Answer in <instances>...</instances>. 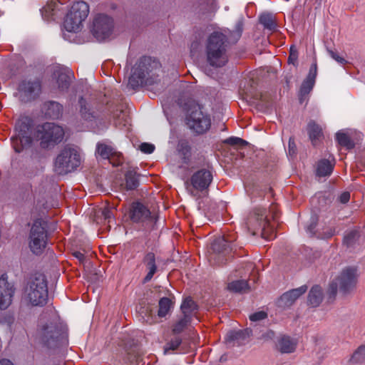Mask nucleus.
I'll return each mask as SVG.
<instances>
[{"mask_svg": "<svg viewBox=\"0 0 365 365\" xmlns=\"http://www.w3.org/2000/svg\"><path fill=\"white\" fill-rule=\"evenodd\" d=\"M180 309L183 315L187 316V317L190 318L192 312L197 309V305L191 298L187 297L182 302Z\"/></svg>", "mask_w": 365, "mask_h": 365, "instance_id": "nucleus-33", "label": "nucleus"}, {"mask_svg": "<svg viewBox=\"0 0 365 365\" xmlns=\"http://www.w3.org/2000/svg\"><path fill=\"white\" fill-rule=\"evenodd\" d=\"M308 133L309 138L314 144L322 135V128L314 122H309L308 124Z\"/></svg>", "mask_w": 365, "mask_h": 365, "instance_id": "nucleus-34", "label": "nucleus"}, {"mask_svg": "<svg viewBox=\"0 0 365 365\" xmlns=\"http://www.w3.org/2000/svg\"><path fill=\"white\" fill-rule=\"evenodd\" d=\"M298 58L297 49L295 46H292L289 51V56L288 58V62L289 63L295 64Z\"/></svg>", "mask_w": 365, "mask_h": 365, "instance_id": "nucleus-45", "label": "nucleus"}, {"mask_svg": "<svg viewBox=\"0 0 365 365\" xmlns=\"http://www.w3.org/2000/svg\"><path fill=\"white\" fill-rule=\"evenodd\" d=\"M224 142L227 144L236 145L237 147H243L247 144L245 140L238 137L228 138Z\"/></svg>", "mask_w": 365, "mask_h": 365, "instance_id": "nucleus-42", "label": "nucleus"}, {"mask_svg": "<svg viewBox=\"0 0 365 365\" xmlns=\"http://www.w3.org/2000/svg\"><path fill=\"white\" fill-rule=\"evenodd\" d=\"M140 150L146 154L152 153L155 150V146L153 144L143 143L140 145Z\"/></svg>", "mask_w": 365, "mask_h": 365, "instance_id": "nucleus-46", "label": "nucleus"}, {"mask_svg": "<svg viewBox=\"0 0 365 365\" xmlns=\"http://www.w3.org/2000/svg\"><path fill=\"white\" fill-rule=\"evenodd\" d=\"M78 103L80 106L79 113L81 118L88 123H92L96 120V115L91 106L82 97L79 98Z\"/></svg>", "mask_w": 365, "mask_h": 365, "instance_id": "nucleus-24", "label": "nucleus"}, {"mask_svg": "<svg viewBox=\"0 0 365 365\" xmlns=\"http://www.w3.org/2000/svg\"><path fill=\"white\" fill-rule=\"evenodd\" d=\"M172 307V302L168 297H163L159 301V310H158V316L160 317H165L168 312H170Z\"/></svg>", "mask_w": 365, "mask_h": 365, "instance_id": "nucleus-36", "label": "nucleus"}, {"mask_svg": "<svg viewBox=\"0 0 365 365\" xmlns=\"http://www.w3.org/2000/svg\"><path fill=\"white\" fill-rule=\"evenodd\" d=\"M307 289V286H301L300 287L287 292L278 299V306L280 307H288L291 306L301 295L306 292Z\"/></svg>", "mask_w": 365, "mask_h": 365, "instance_id": "nucleus-21", "label": "nucleus"}, {"mask_svg": "<svg viewBox=\"0 0 365 365\" xmlns=\"http://www.w3.org/2000/svg\"><path fill=\"white\" fill-rule=\"evenodd\" d=\"M190 318L187 317V316L183 315V317L181 318L174 326L173 328V331L175 334H179L183 331V329L186 327L188 322H190Z\"/></svg>", "mask_w": 365, "mask_h": 365, "instance_id": "nucleus-39", "label": "nucleus"}, {"mask_svg": "<svg viewBox=\"0 0 365 365\" xmlns=\"http://www.w3.org/2000/svg\"><path fill=\"white\" fill-rule=\"evenodd\" d=\"M271 336H274V332L273 331H269L268 333Z\"/></svg>", "mask_w": 365, "mask_h": 365, "instance_id": "nucleus-56", "label": "nucleus"}, {"mask_svg": "<svg viewBox=\"0 0 365 365\" xmlns=\"http://www.w3.org/2000/svg\"><path fill=\"white\" fill-rule=\"evenodd\" d=\"M158 66V62L153 61L150 58H141L131 70L128 86L133 89L143 85L153 86L157 82L153 68L156 69Z\"/></svg>", "mask_w": 365, "mask_h": 365, "instance_id": "nucleus-2", "label": "nucleus"}, {"mask_svg": "<svg viewBox=\"0 0 365 365\" xmlns=\"http://www.w3.org/2000/svg\"><path fill=\"white\" fill-rule=\"evenodd\" d=\"M306 232L310 237H316L318 239H329L334 235L335 229L331 226H324L317 223L315 216L311 217L310 224L306 227Z\"/></svg>", "mask_w": 365, "mask_h": 365, "instance_id": "nucleus-17", "label": "nucleus"}, {"mask_svg": "<svg viewBox=\"0 0 365 365\" xmlns=\"http://www.w3.org/2000/svg\"><path fill=\"white\" fill-rule=\"evenodd\" d=\"M198 46H199V43L198 42H192V44H191V51H196L198 48Z\"/></svg>", "mask_w": 365, "mask_h": 365, "instance_id": "nucleus-53", "label": "nucleus"}, {"mask_svg": "<svg viewBox=\"0 0 365 365\" xmlns=\"http://www.w3.org/2000/svg\"><path fill=\"white\" fill-rule=\"evenodd\" d=\"M227 38L219 31L212 33L207 38L206 55L207 62L212 66H223L227 61Z\"/></svg>", "mask_w": 365, "mask_h": 365, "instance_id": "nucleus-4", "label": "nucleus"}, {"mask_svg": "<svg viewBox=\"0 0 365 365\" xmlns=\"http://www.w3.org/2000/svg\"><path fill=\"white\" fill-rule=\"evenodd\" d=\"M334 168V164L329 160H321L317 168V175L320 177L330 175Z\"/></svg>", "mask_w": 365, "mask_h": 365, "instance_id": "nucleus-28", "label": "nucleus"}, {"mask_svg": "<svg viewBox=\"0 0 365 365\" xmlns=\"http://www.w3.org/2000/svg\"><path fill=\"white\" fill-rule=\"evenodd\" d=\"M53 9L51 5H48L46 7H44L43 9V16L44 18L48 19L49 16H52Z\"/></svg>", "mask_w": 365, "mask_h": 365, "instance_id": "nucleus-49", "label": "nucleus"}, {"mask_svg": "<svg viewBox=\"0 0 365 365\" xmlns=\"http://www.w3.org/2000/svg\"><path fill=\"white\" fill-rule=\"evenodd\" d=\"M227 289L235 292H245L249 290V286L246 280L240 279L229 283Z\"/></svg>", "mask_w": 365, "mask_h": 365, "instance_id": "nucleus-32", "label": "nucleus"}, {"mask_svg": "<svg viewBox=\"0 0 365 365\" xmlns=\"http://www.w3.org/2000/svg\"><path fill=\"white\" fill-rule=\"evenodd\" d=\"M150 210L140 202L133 203L130 215L133 222H145L150 219Z\"/></svg>", "mask_w": 365, "mask_h": 365, "instance_id": "nucleus-22", "label": "nucleus"}, {"mask_svg": "<svg viewBox=\"0 0 365 365\" xmlns=\"http://www.w3.org/2000/svg\"><path fill=\"white\" fill-rule=\"evenodd\" d=\"M349 362L354 364L365 362V346H359L352 354Z\"/></svg>", "mask_w": 365, "mask_h": 365, "instance_id": "nucleus-37", "label": "nucleus"}, {"mask_svg": "<svg viewBox=\"0 0 365 365\" xmlns=\"http://www.w3.org/2000/svg\"><path fill=\"white\" fill-rule=\"evenodd\" d=\"M182 340L179 337H175L168 342L164 348V354H167L169 350H176L180 345Z\"/></svg>", "mask_w": 365, "mask_h": 365, "instance_id": "nucleus-40", "label": "nucleus"}, {"mask_svg": "<svg viewBox=\"0 0 365 365\" xmlns=\"http://www.w3.org/2000/svg\"><path fill=\"white\" fill-rule=\"evenodd\" d=\"M336 138L340 145L346 147L349 150L354 147V143L351 140L349 134L344 130L339 131L336 134Z\"/></svg>", "mask_w": 365, "mask_h": 365, "instance_id": "nucleus-30", "label": "nucleus"}, {"mask_svg": "<svg viewBox=\"0 0 365 365\" xmlns=\"http://www.w3.org/2000/svg\"><path fill=\"white\" fill-rule=\"evenodd\" d=\"M81 163V158L76 149L64 148L56 157L55 170L60 175H64L76 169Z\"/></svg>", "mask_w": 365, "mask_h": 365, "instance_id": "nucleus-9", "label": "nucleus"}, {"mask_svg": "<svg viewBox=\"0 0 365 365\" xmlns=\"http://www.w3.org/2000/svg\"><path fill=\"white\" fill-rule=\"evenodd\" d=\"M73 255L76 259L79 260L81 263H83L86 260L85 255L79 251L74 252Z\"/></svg>", "mask_w": 365, "mask_h": 365, "instance_id": "nucleus-51", "label": "nucleus"}, {"mask_svg": "<svg viewBox=\"0 0 365 365\" xmlns=\"http://www.w3.org/2000/svg\"><path fill=\"white\" fill-rule=\"evenodd\" d=\"M41 91V86L39 81H23L19 86L16 96L21 101L28 102L38 97Z\"/></svg>", "mask_w": 365, "mask_h": 365, "instance_id": "nucleus-15", "label": "nucleus"}, {"mask_svg": "<svg viewBox=\"0 0 365 365\" xmlns=\"http://www.w3.org/2000/svg\"><path fill=\"white\" fill-rule=\"evenodd\" d=\"M317 73V63H313L309 69V72L306 79L303 81L299 95L300 103H303L306 101L308 94L312 91L314 83Z\"/></svg>", "mask_w": 365, "mask_h": 365, "instance_id": "nucleus-19", "label": "nucleus"}, {"mask_svg": "<svg viewBox=\"0 0 365 365\" xmlns=\"http://www.w3.org/2000/svg\"><path fill=\"white\" fill-rule=\"evenodd\" d=\"M89 14V6L83 1L75 2L66 16L63 26L68 32L76 33L83 28V23Z\"/></svg>", "mask_w": 365, "mask_h": 365, "instance_id": "nucleus-8", "label": "nucleus"}, {"mask_svg": "<svg viewBox=\"0 0 365 365\" xmlns=\"http://www.w3.org/2000/svg\"><path fill=\"white\" fill-rule=\"evenodd\" d=\"M358 269L355 267H347L341 270L340 274L333 281L329 287V292L334 297L339 289L344 295L350 294L354 290L358 282Z\"/></svg>", "mask_w": 365, "mask_h": 365, "instance_id": "nucleus-6", "label": "nucleus"}, {"mask_svg": "<svg viewBox=\"0 0 365 365\" xmlns=\"http://www.w3.org/2000/svg\"><path fill=\"white\" fill-rule=\"evenodd\" d=\"M139 185L138 176L135 170H128L125 173V187L127 190H135Z\"/></svg>", "mask_w": 365, "mask_h": 365, "instance_id": "nucleus-31", "label": "nucleus"}, {"mask_svg": "<svg viewBox=\"0 0 365 365\" xmlns=\"http://www.w3.org/2000/svg\"><path fill=\"white\" fill-rule=\"evenodd\" d=\"M246 225L252 234L255 235V230H261V235L263 238L271 240L275 237L272 228H269V222L267 218V210L262 207H255L247 217Z\"/></svg>", "mask_w": 365, "mask_h": 365, "instance_id": "nucleus-7", "label": "nucleus"}, {"mask_svg": "<svg viewBox=\"0 0 365 365\" xmlns=\"http://www.w3.org/2000/svg\"><path fill=\"white\" fill-rule=\"evenodd\" d=\"M328 53L329 56L339 63L344 64L346 63V61L343 57L340 56L336 52L328 50Z\"/></svg>", "mask_w": 365, "mask_h": 365, "instance_id": "nucleus-47", "label": "nucleus"}, {"mask_svg": "<svg viewBox=\"0 0 365 365\" xmlns=\"http://www.w3.org/2000/svg\"><path fill=\"white\" fill-rule=\"evenodd\" d=\"M15 293L14 284L8 282V276L3 274L0 277V310L6 309L12 303Z\"/></svg>", "mask_w": 365, "mask_h": 365, "instance_id": "nucleus-16", "label": "nucleus"}, {"mask_svg": "<svg viewBox=\"0 0 365 365\" xmlns=\"http://www.w3.org/2000/svg\"><path fill=\"white\" fill-rule=\"evenodd\" d=\"M113 27V21L110 17L104 14H98L93 19L91 31L98 41H103L111 35Z\"/></svg>", "mask_w": 365, "mask_h": 365, "instance_id": "nucleus-14", "label": "nucleus"}, {"mask_svg": "<svg viewBox=\"0 0 365 365\" xmlns=\"http://www.w3.org/2000/svg\"><path fill=\"white\" fill-rule=\"evenodd\" d=\"M259 22L268 30L274 31L277 27L274 18L272 14H263L259 16Z\"/></svg>", "mask_w": 365, "mask_h": 365, "instance_id": "nucleus-35", "label": "nucleus"}, {"mask_svg": "<svg viewBox=\"0 0 365 365\" xmlns=\"http://www.w3.org/2000/svg\"><path fill=\"white\" fill-rule=\"evenodd\" d=\"M186 122L190 129L198 134L207 132L211 126L210 115L195 101L190 102L187 106Z\"/></svg>", "mask_w": 365, "mask_h": 365, "instance_id": "nucleus-5", "label": "nucleus"}, {"mask_svg": "<svg viewBox=\"0 0 365 365\" xmlns=\"http://www.w3.org/2000/svg\"><path fill=\"white\" fill-rule=\"evenodd\" d=\"M298 341L287 335L279 336L276 341V349L282 354L294 353L297 347Z\"/></svg>", "mask_w": 365, "mask_h": 365, "instance_id": "nucleus-20", "label": "nucleus"}, {"mask_svg": "<svg viewBox=\"0 0 365 365\" xmlns=\"http://www.w3.org/2000/svg\"><path fill=\"white\" fill-rule=\"evenodd\" d=\"M242 29L241 25L237 26V36L240 37L242 33Z\"/></svg>", "mask_w": 365, "mask_h": 365, "instance_id": "nucleus-55", "label": "nucleus"}, {"mask_svg": "<svg viewBox=\"0 0 365 365\" xmlns=\"http://www.w3.org/2000/svg\"><path fill=\"white\" fill-rule=\"evenodd\" d=\"M113 118L117 126H125L128 123L127 112L122 107L116 109L113 114Z\"/></svg>", "mask_w": 365, "mask_h": 365, "instance_id": "nucleus-29", "label": "nucleus"}, {"mask_svg": "<svg viewBox=\"0 0 365 365\" xmlns=\"http://www.w3.org/2000/svg\"><path fill=\"white\" fill-rule=\"evenodd\" d=\"M96 153L103 159H108L114 166L120 163V155H117L113 148L103 143H98L96 148Z\"/></svg>", "mask_w": 365, "mask_h": 365, "instance_id": "nucleus-23", "label": "nucleus"}, {"mask_svg": "<svg viewBox=\"0 0 365 365\" xmlns=\"http://www.w3.org/2000/svg\"><path fill=\"white\" fill-rule=\"evenodd\" d=\"M101 215L103 219L107 221L108 223L113 221V210L108 207H105L101 211Z\"/></svg>", "mask_w": 365, "mask_h": 365, "instance_id": "nucleus-43", "label": "nucleus"}, {"mask_svg": "<svg viewBox=\"0 0 365 365\" xmlns=\"http://www.w3.org/2000/svg\"><path fill=\"white\" fill-rule=\"evenodd\" d=\"M322 301V289L318 286H314L309 291L308 302L312 307H317Z\"/></svg>", "mask_w": 365, "mask_h": 365, "instance_id": "nucleus-27", "label": "nucleus"}, {"mask_svg": "<svg viewBox=\"0 0 365 365\" xmlns=\"http://www.w3.org/2000/svg\"><path fill=\"white\" fill-rule=\"evenodd\" d=\"M47 244V232L41 222L37 220L33 224L29 236V247L35 255H40Z\"/></svg>", "mask_w": 365, "mask_h": 365, "instance_id": "nucleus-13", "label": "nucleus"}, {"mask_svg": "<svg viewBox=\"0 0 365 365\" xmlns=\"http://www.w3.org/2000/svg\"><path fill=\"white\" fill-rule=\"evenodd\" d=\"M242 334L243 332L242 331H230L227 335V339L230 341L238 339L241 337Z\"/></svg>", "mask_w": 365, "mask_h": 365, "instance_id": "nucleus-48", "label": "nucleus"}, {"mask_svg": "<svg viewBox=\"0 0 365 365\" xmlns=\"http://www.w3.org/2000/svg\"><path fill=\"white\" fill-rule=\"evenodd\" d=\"M73 77L72 72L68 68L61 66H56L53 68L52 78L61 91L68 90Z\"/></svg>", "mask_w": 365, "mask_h": 365, "instance_id": "nucleus-18", "label": "nucleus"}, {"mask_svg": "<svg viewBox=\"0 0 365 365\" xmlns=\"http://www.w3.org/2000/svg\"><path fill=\"white\" fill-rule=\"evenodd\" d=\"M23 299L33 307H43L47 303V281L43 274L36 273L29 279L24 288Z\"/></svg>", "mask_w": 365, "mask_h": 365, "instance_id": "nucleus-1", "label": "nucleus"}, {"mask_svg": "<svg viewBox=\"0 0 365 365\" xmlns=\"http://www.w3.org/2000/svg\"><path fill=\"white\" fill-rule=\"evenodd\" d=\"M294 147H295V145H294V140H292V138H290L289 140V149L290 154L294 153Z\"/></svg>", "mask_w": 365, "mask_h": 365, "instance_id": "nucleus-52", "label": "nucleus"}, {"mask_svg": "<svg viewBox=\"0 0 365 365\" xmlns=\"http://www.w3.org/2000/svg\"><path fill=\"white\" fill-rule=\"evenodd\" d=\"M349 198H350V194L348 192H344L341 193L340 195V196L339 197V201L343 204L346 203L349 200Z\"/></svg>", "mask_w": 365, "mask_h": 365, "instance_id": "nucleus-50", "label": "nucleus"}, {"mask_svg": "<svg viewBox=\"0 0 365 365\" xmlns=\"http://www.w3.org/2000/svg\"><path fill=\"white\" fill-rule=\"evenodd\" d=\"M43 110L46 116L56 119L61 116L63 106L56 101H49L44 103Z\"/></svg>", "mask_w": 365, "mask_h": 365, "instance_id": "nucleus-26", "label": "nucleus"}, {"mask_svg": "<svg viewBox=\"0 0 365 365\" xmlns=\"http://www.w3.org/2000/svg\"><path fill=\"white\" fill-rule=\"evenodd\" d=\"M40 335L43 343L50 348L66 345L68 343L66 333L52 323L43 326Z\"/></svg>", "mask_w": 365, "mask_h": 365, "instance_id": "nucleus-11", "label": "nucleus"}, {"mask_svg": "<svg viewBox=\"0 0 365 365\" xmlns=\"http://www.w3.org/2000/svg\"><path fill=\"white\" fill-rule=\"evenodd\" d=\"M14 135L11 138L13 149L20 153L31 148L34 141L33 120L27 116L18 119L15 125Z\"/></svg>", "mask_w": 365, "mask_h": 365, "instance_id": "nucleus-3", "label": "nucleus"}, {"mask_svg": "<svg viewBox=\"0 0 365 365\" xmlns=\"http://www.w3.org/2000/svg\"><path fill=\"white\" fill-rule=\"evenodd\" d=\"M143 263L146 267V269L148 270V273L145 277L143 282H148L151 280L157 271L155 255L152 252L148 253L144 257Z\"/></svg>", "mask_w": 365, "mask_h": 365, "instance_id": "nucleus-25", "label": "nucleus"}, {"mask_svg": "<svg viewBox=\"0 0 365 365\" xmlns=\"http://www.w3.org/2000/svg\"><path fill=\"white\" fill-rule=\"evenodd\" d=\"M359 237V232L357 230H351L346 234L344 237V242L347 245L350 246Z\"/></svg>", "mask_w": 365, "mask_h": 365, "instance_id": "nucleus-41", "label": "nucleus"}, {"mask_svg": "<svg viewBox=\"0 0 365 365\" xmlns=\"http://www.w3.org/2000/svg\"><path fill=\"white\" fill-rule=\"evenodd\" d=\"M231 241V240L225 237L217 238L212 243V249L215 252H221L227 249V245L230 243Z\"/></svg>", "mask_w": 365, "mask_h": 365, "instance_id": "nucleus-38", "label": "nucleus"}, {"mask_svg": "<svg viewBox=\"0 0 365 365\" xmlns=\"http://www.w3.org/2000/svg\"><path fill=\"white\" fill-rule=\"evenodd\" d=\"M0 365H14L12 362L8 359H3L0 361Z\"/></svg>", "mask_w": 365, "mask_h": 365, "instance_id": "nucleus-54", "label": "nucleus"}, {"mask_svg": "<svg viewBox=\"0 0 365 365\" xmlns=\"http://www.w3.org/2000/svg\"><path fill=\"white\" fill-rule=\"evenodd\" d=\"M37 138L41 140L42 148L60 143L63 138L64 131L62 127L53 123H46L37 128Z\"/></svg>", "mask_w": 365, "mask_h": 365, "instance_id": "nucleus-10", "label": "nucleus"}, {"mask_svg": "<svg viewBox=\"0 0 365 365\" xmlns=\"http://www.w3.org/2000/svg\"><path fill=\"white\" fill-rule=\"evenodd\" d=\"M267 317V314L264 311H259L250 315L252 322H259Z\"/></svg>", "mask_w": 365, "mask_h": 365, "instance_id": "nucleus-44", "label": "nucleus"}, {"mask_svg": "<svg viewBox=\"0 0 365 365\" xmlns=\"http://www.w3.org/2000/svg\"><path fill=\"white\" fill-rule=\"evenodd\" d=\"M212 180L211 172L206 169H201L191 176L187 189L192 196L199 197L200 192H207Z\"/></svg>", "mask_w": 365, "mask_h": 365, "instance_id": "nucleus-12", "label": "nucleus"}]
</instances>
